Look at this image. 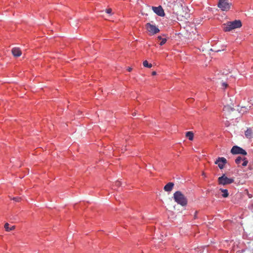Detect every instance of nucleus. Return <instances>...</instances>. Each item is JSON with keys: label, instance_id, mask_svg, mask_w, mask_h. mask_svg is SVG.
Segmentation results:
<instances>
[{"label": "nucleus", "instance_id": "423d86ee", "mask_svg": "<svg viewBox=\"0 0 253 253\" xmlns=\"http://www.w3.org/2000/svg\"><path fill=\"white\" fill-rule=\"evenodd\" d=\"M231 4L228 0H219L218 6L223 11H227L230 8Z\"/></svg>", "mask_w": 253, "mask_h": 253}, {"label": "nucleus", "instance_id": "aec40b11", "mask_svg": "<svg viewBox=\"0 0 253 253\" xmlns=\"http://www.w3.org/2000/svg\"><path fill=\"white\" fill-rule=\"evenodd\" d=\"M243 158H242L241 157H238L236 160H235V163L237 164H239L242 161H243Z\"/></svg>", "mask_w": 253, "mask_h": 253}, {"label": "nucleus", "instance_id": "f8f14e48", "mask_svg": "<svg viewBox=\"0 0 253 253\" xmlns=\"http://www.w3.org/2000/svg\"><path fill=\"white\" fill-rule=\"evenodd\" d=\"M173 186L174 184L172 182H169L165 186L164 189L165 191L170 192L172 190Z\"/></svg>", "mask_w": 253, "mask_h": 253}, {"label": "nucleus", "instance_id": "0eeeda50", "mask_svg": "<svg viewBox=\"0 0 253 253\" xmlns=\"http://www.w3.org/2000/svg\"><path fill=\"white\" fill-rule=\"evenodd\" d=\"M231 152L233 154H242L243 155H247V152L243 148L237 146H234L232 147L231 150Z\"/></svg>", "mask_w": 253, "mask_h": 253}, {"label": "nucleus", "instance_id": "cd10ccee", "mask_svg": "<svg viewBox=\"0 0 253 253\" xmlns=\"http://www.w3.org/2000/svg\"><path fill=\"white\" fill-rule=\"evenodd\" d=\"M156 74H157V73H156V72H155V71H153V72H152V75H153V76H155V75H156Z\"/></svg>", "mask_w": 253, "mask_h": 253}, {"label": "nucleus", "instance_id": "c85d7f7f", "mask_svg": "<svg viewBox=\"0 0 253 253\" xmlns=\"http://www.w3.org/2000/svg\"><path fill=\"white\" fill-rule=\"evenodd\" d=\"M132 69L131 67H129V68H128V69H127V71H128V72H131V71H132Z\"/></svg>", "mask_w": 253, "mask_h": 253}, {"label": "nucleus", "instance_id": "2eb2a0df", "mask_svg": "<svg viewBox=\"0 0 253 253\" xmlns=\"http://www.w3.org/2000/svg\"><path fill=\"white\" fill-rule=\"evenodd\" d=\"M186 136L188 137L190 140H193L194 138V133L192 131H187L186 133Z\"/></svg>", "mask_w": 253, "mask_h": 253}, {"label": "nucleus", "instance_id": "f257e3e1", "mask_svg": "<svg viewBox=\"0 0 253 253\" xmlns=\"http://www.w3.org/2000/svg\"><path fill=\"white\" fill-rule=\"evenodd\" d=\"M177 16L178 19L183 20L187 19L190 16V11L187 7H183L182 3L177 4L176 7L172 11Z\"/></svg>", "mask_w": 253, "mask_h": 253}, {"label": "nucleus", "instance_id": "c756f323", "mask_svg": "<svg viewBox=\"0 0 253 253\" xmlns=\"http://www.w3.org/2000/svg\"><path fill=\"white\" fill-rule=\"evenodd\" d=\"M221 51V50L218 49V50H215V51H216V52H218V51Z\"/></svg>", "mask_w": 253, "mask_h": 253}, {"label": "nucleus", "instance_id": "6ab92c4d", "mask_svg": "<svg viewBox=\"0 0 253 253\" xmlns=\"http://www.w3.org/2000/svg\"><path fill=\"white\" fill-rule=\"evenodd\" d=\"M143 65L145 67L150 68L152 67V65L151 63H149L147 60H145L143 62Z\"/></svg>", "mask_w": 253, "mask_h": 253}, {"label": "nucleus", "instance_id": "7ed1b4c3", "mask_svg": "<svg viewBox=\"0 0 253 253\" xmlns=\"http://www.w3.org/2000/svg\"><path fill=\"white\" fill-rule=\"evenodd\" d=\"M173 199L178 204L182 206H185L187 204V199L180 191H176L173 194Z\"/></svg>", "mask_w": 253, "mask_h": 253}, {"label": "nucleus", "instance_id": "412c9836", "mask_svg": "<svg viewBox=\"0 0 253 253\" xmlns=\"http://www.w3.org/2000/svg\"><path fill=\"white\" fill-rule=\"evenodd\" d=\"M243 163H242V166L245 167L247 165L248 163V161L247 160L246 158H244L243 159Z\"/></svg>", "mask_w": 253, "mask_h": 253}, {"label": "nucleus", "instance_id": "a211bd4d", "mask_svg": "<svg viewBox=\"0 0 253 253\" xmlns=\"http://www.w3.org/2000/svg\"><path fill=\"white\" fill-rule=\"evenodd\" d=\"M158 39H159V40H161V42L160 43V44L161 45H164L167 42V39L166 38H162L161 36H158Z\"/></svg>", "mask_w": 253, "mask_h": 253}, {"label": "nucleus", "instance_id": "a878e982", "mask_svg": "<svg viewBox=\"0 0 253 253\" xmlns=\"http://www.w3.org/2000/svg\"><path fill=\"white\" fill-rule=\"evenodd\" d=\"M12 199L16 202H19L21 198L19 197H15V198H13Z\"/></svg>", "mask_w": 253, "mask_h": 253}, {"label": "nucleus", "instance_id": "5701e85b", "mask_svg": "<svg viewBox=\"0 0 253 253\" xmlns=\"http://www.w3.org/2000/svg\"><path fill=\"white\" fill-rule=\"evenodd\" d=\"M227 86H228V84H226V83H221V87H222L223 89L226 88Z\"/></svg>", "mask_w": 253, "mask_h": 253}, {"label": "nucleus", "instance_id": "9b49d317", "mask_svg": "<svg viewBox=\"0 0 253 253\" xmlns=\"http://www.w3.org/2000/svg\"><path fill=\"white\" fill-rule=\"evenodd\" d=\"M11 52L15 57H18L22 54V51L19 47H14L12 49Z\"/></svg>", "mask_w": 253, "mask_h": 253}, {"label": "nucleus", "instance_id": "9d476101", "mask_svg": "<svg viewBox=\"0 0 253 253\" xmlns=\"http://www.w3.org/2000/svg\"><path fill=\"white\" fill-rule=\"evenodd\" d=\"M152 9L155 13L160 16H164L165 15L164 9L161 6H159L158 7L153 6Z\"/></svg>", "mask_w": 253, "mask_h": 253}, {"label": "nucleus", "instance_id": "b1692460", "mask_svg": "<svg viewBox=\"0 0 253 253\" xmlns=\"http://www.w3.org/2000/svg\"><path fill=\"white\" fill-rule=\"evenodd\" d=\"M121 182L120 181L118 180V181H116L115 183V185L117 187L121 186Z\"/></svg>", "mask_w": 253, "mask_h": 253}, {"label": "nucleus", "instance_id": "ddd939ff", "mask_svg": "<svg viewBox=\"0 0 253 253\" xmlns=\"http://www.w3.org/2000/svg\"><path fill=\"white\" fill-rule=\"evenodd\" d=\"M245 136L247 138H251L253 136V132L251 128H248L245 131Z\"/></svg>", "mask_w": 253, "mask_h": 253}, {"label": "nucleus", "instance_id": "f03ea898", "mask_svg": "<svg viewBox=\"0 0 253 253\" xmlns=\"http://www.w3.org/2000/svg\"><path fill=\"white\" fill-rule=\"evenodd\" d=\"M242 26V23L240 20H235L228 22L223 24V29L225 32H229L231 30L240 28Z\"/></svg>", "mask_w": 253, "mask_h": 253}, {"label": "nucleus", "instance_id": "6e6552de", "mask_svg": "<svg viewBox=\"0 0 253 253\" xmlns=\"http://www.w3.org/2000/svg\"><path fill=\"white\" fill-rule=\"evenodd\" d=\"M146 28L147 31L152 35L156 34L160 31L158 27L149 23L146 24Z\"/></svg>", "mask_w": 253, "mask_h": 253}, {"label": "nucleus", "instance_id": "1a4fd4ad", "mask_svg": "<svg viewBox=\"0 0 253 253\" xmlns=\"http://www.w3.org/2000/svg\"><path fill=\"white\" fill-rule=\"evenodd\" d=\"M227 163V160L225 158L219 157L215 162V164H217L220 169H222L224 168V165Z\"/></svg>", "mask_w": 253, "mask_h": 253}, {"label": "nucleus", "instance_id": "bb28decb", "mask_svg": "<svg viewBox=\"0 0 253 253\" xmlns=\"http://www.w3.org/2000/svg\"><path fill=\"white\" fill-rule=\"evenodd\" d=\"M193 98H189L187 99V101L188 103L192 102L193 101Z\"/></svg>", "mask_w": 253, "mask_h": 253}, {"label": "nucleus", "instance_id": "f3484780", "mask_svg": "<svg viewBox=\"0 0 253 253\" xmlns=\"http://www.w3.org/2000/svg\"><path fill=\"white\" fill-rule=\"evenodd\" d=\"M4 228L6 231H10L14 230L15 228V226H12L10 228H9V224L8 223H6L4 224Z\"/></svg>", "mask_w": 253, "mask_h": 253}, {"label": "nucleus", "instance_id": "dca6fc26", "mask_svg": "<svg viewBox=\"0 0 253 253\" xmlns=\"http://www.w3.org/2000/svg\"><path fill=\"white\" fill-rule=\"evenodd\" d=\"M219 190L221 191V192L223 193V194L222 195L223 197L227 198L228 197L229 193H228V190L227 189H224L220 188Z\"/></svg>", "mask_w": 253, "mask_h": 253}, {"label": "nucleus", "instance_id": "39448f33", "mask_svg": "<svg viewBox=\"0 0 253 253\" xmlns=\"http://www.w3.org/2000/svg\"><path fill=\"white\" fill-rule=\"evenodd\" d=\"M181 0H166L164 4L169 8V10L171 12L176 7L177 4L181 3Z\"/></svg>", "mask_w": 253, "mask_h": 253}, {"label": "nucleus", "instance_id": "4be33fe9", "mask_svg": "<svg viewBox=\"0 0 253 253\" xmlns=\"http://www.w3.org/2000/svg\"><path fill=\"white\" fill-rule=\"evenodd\" d=\"M246 110H249V108L246 107H242L239 110L240 112H242L244 113L245 112H246Z\"/></svg>", "mask_w": 253, "mask_h": 253}, {"label": "nucleus", "instance_id": "4468645a", "mask_svg": "<svg viewBox=\"0 0 253 253\" xmlns=\"http://www.w3.org/2000/svg\"><path fill=\"white\" fill-rule=\"evenodd\" d=\"M233 105H225L223 108V111H233L234 108L233 107Z\"/></svg>", "mask_w": 253, "mask_h": 253}, {"label": "nucleus", "instance_id": "393cba45", "mask_svg": "<svg viewBox=\"0 0 253 253\" xmlns=\"http://www.w3.org/2000/svg\"><path fill=\"white\" fill-rule=\"evenodd\" d=\"M105 11L107 13L110 14L112 12V9L111 8H108L105 10Z\"/></svg>", "mask_w": 253, "mask_h": 253}, {"label": "nucleus", "instance_id": "20e7f679", "mask_svg": "<svg viewBox=\"0 0 253 253\" xmlns=\"http://www.w3.org/2000/svg\"><path fill=\"white\" fill-rule=\"evenodd\" d=\"M234 178H228L224 174L218 178V182L219 184L223 185L232 183L234 182Z\"/></svg>", "mask_w": 253, "mask_h": 253}]
</instances>
